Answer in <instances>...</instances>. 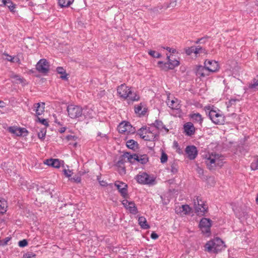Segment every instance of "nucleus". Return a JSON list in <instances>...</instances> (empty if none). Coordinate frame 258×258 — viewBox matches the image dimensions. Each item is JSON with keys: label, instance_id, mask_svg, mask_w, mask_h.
I'll list each match as a JSON object with an SVG mask.
<instances>
[{"label": "nucleus", "instance_id": "nucleus-39", "mask_svg": "<svg viewBox=\"0 0 258 258\" xmlns=\"http://www.w3.org/2000/svg\"><path fill=\"white\" fill-rule=\"evenodd\" d=\"M11 78L15 79L16 80L18 81L20 83L25 84V80L18 75H12L11 76Z\"/></svg>", "mask_w": 258, "mask_h": 258}, {"label": "nucleus", "instance_id": "nucleus-30", "mask_svg": "<svg viewBox=\"0 0 258 258\" xmlns=\"http://www.w3.org/2000/svg\"><path fill=\"white\" fill-rule=\"evenodd\" d=\"M135 112L136 114H138L139 115H145L146 112V108H144L143 109V106L142 104L136 106L135 108Z\"/></svg>", "mask_w": 258, "mask_h": 258}, {"label": "nucleus", "instance_id": "nucleus-2", "mask_svg": "<svg viewBox=\"0 0 258 258\" xmlns=\"http://www.w3.org/2000/svg\"><path fill=\"white\" fill-rule=\"evenodd\" d=\"M223 160V156L214 153H208L205 157V162L210 170L214 169L216 167L222 166Z\"/></svg>", "mask_w": 258, "mask_h": 258}, {"label": "nucleus", "instance_id": "nucleus-29", "mask_svg": "<svg viewBox=\"0 0 258 258\" xmlns=\"http://www.w3.org/2000/svg\"><path fill=\"white\" fill-rule=\"evenodd\" d=\"M96 140L98 141H102L105 143L108 141V137L106 134H102L101 132H99L97 133Z\"/></svg>", "mask_w": 258, "mask_h": 258}, {"label": "nucleus", "instance_id": "nucleus-26", "mask_svg": "<svg viewBox=\"0 0 258 258\" xmlns=\"http://www.w3.org/2000/svg\"><path fill=\"white\" fill-rule=\"evenodd\" d=\"M138 222L142 228L144 229H148L150 228V226L147 224L146 219L144 217H139Z\"/></svg>", "mask_w": 258, "mask_h": 258}, {"label": "nucleus", "instance_id": "nucleus-34", "mask_svg": "<svg viewBox=\"0 0 258 258\" xmlns=\"http://www.w3.org/2000/svg\"><path fill=\"white\" fill-rule=\"evenodd\" d=\"M6 6L9 8L11 12H14L15 11L16 5L11 0L7 1Z\"/></svg>", "mask_w": 258, "mask_h": 258}, {"label": "nucleus", "instance_id": "nucleus-10", "mask_svg": "<svg viewBox=\"0 0 258 258\" xmlns=\"http://www.w3.org/2000/svg\"><path fill=\"white\" fill-rule=\"evenodd\" d=\"M209 116L212 122L216 124H222L225 121L224 115L214 110H211L209 111Z\"/></svg>", "mask_w": 258, "mask_h": 258}, {"label": "nucleus", "instance_id": "nucleus-43", "mask_svg": "<svg viewBox=\"0 0 258 258\" xmlns=\"http://www.w3.org/2000/svg\"><path fill=\"white\" fill-rule=\"evenodd\" d=\"M3 55H4L7 56L6 59L8 61L12 62H15V56H12L10 55H9V54H8L7 53H6V52H4L3 53Z\"/></svg>", "mask_w": 258, "mask_h": 258}, {"label": "nucleus", "instance_id": "nucleus-33", "mask_svg": "<svg viewBox=\"0 0 258 258\" xmlns=\"http://www.w3.org/2000/svg\"><path fill=\"white\" fill-rule=\"evenodd\" d=\"M7 205L5 201L0 200V215L4 214L7 211Z\"/></svg>", "mask_w": 258, "mask_h": 258}, {"label": "nucleus", "instance_id": "nucleus-54", "mask_svg": "<svg viewBox=\"0 0 258 258\" xmlns=\"http://www.w3.org/2000/svg\"><path fill=\"white\" fill-rule=\"evenodd\" d=\"M118 171H119V173L121 174H125V172H126L125 167L121 166V167H119Z\"/></svg>", "mask_w": 258, "mask_h": 258}, {"label": "nucleus", "instance_id": "nucleus-36", "mask_svg": "<svg viewBox=\"0 0 258 258\" xmlns=\"http://www.w3.org/2000/svg\"><path fill=\"white\" fill-rule=\"evenodd\" d=\"M258 87V79H253L251 83L248 85L249 89H255Z\"/></svg>", "mask_w": 258, "mask_h": 258}, {"label": "nucleus", "instance_id": "nucleus-56", "mask_svg": "<svg viewBox=\"0 0 258 258\" xmlns=\"http://www.w3.org/2000/svg\"><path fill=\"white\" fill-rule=\"evenodd\" d=\"M207 38V37H202L201 38H200V39H198L196 41V44H199V43H202V40H205Z\"/></svg>", "mask_w": 258, "mask_h": 258}, {"label": "nucleus", "instance_id": "nucleus-46", "mask_svg": "<svg viewBox=\"0 0 258 258\" xmlns=\"http://www.w3.org/2000/svg\"><path fill=\"white\" fill-rule=\"evenodd\" d=\"M45 135L46 130L45 129H43L38 133V137L40 139H43L45 137Z\"/></svg>", "mask_w": 258, "mask_h": 258}, {"label": "nucleus", "instance_id": "nucleus-60", "mask_svg": "<svg viewBox=\"0 0 258 258\" xmlns=\"http://www.w3.org/2000/svg\"><path fill=\"white\" fill-rule=\"evenodd\" d=\"M99 182H100V185L102 186H105L107 185V182L104 181H99Z\"/></svg>", "mask_w": 258, "mask_h": 258}, {"label": "nucleus", "instance_id": "nucleus-4", "mask_svg": "<svg viewBox=\"0 0 258 258\" xmlns=\"http://www.w3.org/2000/svg\"><path fill=\"white\" fill-rule=\"evenodd\" d=\"M138 134L145 141H154L158 136V132L153 126L142 127L138 131Z\"/></svg>", "mask_w": 258, "mask_h": 258}, {"label": "nucleus", "instance_id": "nucleus-45", "mask_svg": "<svg viewBox=\"0 0 258 258\" xmlns=\"http://www.w3.org/2000/svg\"><path fill=\"white\" fill-rule=\"evenodd\" d=\"M194 46H191L185 48V52L188 55L191 54L192 53H194Z\"/></svg>", "mask_w": 258, "mask_h": 258}, {"label": "nucleus", "instance_id": "nucleus-27", "mask_svg": "<svg viewBox=\"0 0 258 258\" xmlns=\"http://www.w3.org/2000/svg\"><path fill=\"white\" fill-rule=\"evenodd\" d=\"M56 71L58 74L61 75L60 78L63 80H68V74L66 73V70L62 67H57L56 68Z\"/></svg>", "mask_w": 258, "mask_h": 258}, {"label": "nucleus", "instance_id": "nucleus-61", "mask_svg": "<svg viewBox=\"0 0 258 258\" xmlns=\"http://www.w3.org/2000/svg\"><path fill=\"white\" fill-rule=\"evenodd\" d=\"M66 127H62L59 129V132L60 133H63L66 131Z\"/></svg>", "mask_w": 258, "mask_h": 258}, {"label": "nucleus", "instance_id": "nucleus-41", "mask_svg": "<svg viewBox=\"0 0 258 258\" xmlns=\"http://www.w3.org/2000/svg\"><path fill=\"white\" fill-rule=\"evenodd\" d=\"M125 161L123 156L119 158V160L117 162L116 166L118 168L121 166H124Z\"/></svg>", "mask_w": 258, "mask_h": 258}, {"label": "nucleus", "instance_id": "nucleus-11", "mask_svg": "<svg viewBox=\"0 0 258 258\" xmlns=\"http://www.w3.org/2000/svg\"><path fill=\"white\" fill-rule=\"evenodd\" d=\"M118 131L119 133L128 135L134 133L135 129L132 125L126 121H122L118 126Z\"/></svg>", "mask_w": 258, "mask_h": 258}, {"label": "nucleus", "instance_id": "nucleus-3", "mask_svg": "<svg viewBox=\"0 0 258 258\" xmlns=\"http://www.w3.org/2000/svg\"><path fill=\"white\" fill-rule=\"evenodd\" d=\"M226 247L224 241L218 237H216L207 242L205 248L209 252L217 253Z\"/></svg>", "mask_w": 258, "mask_h": 258}, {"label": "nucleus", "instance_id": "nucleus-50", "mask_svg": "<svg viewBox=\"0 0 258 258\" xmlns=\"http://www.w3.org/2000/svg\"><path fill=\"white\" fill-rule=\"evenodd\" d=\"M28 244V242L27 241V240L26 239H23L22 240H21L19 242V243H18V245L20 247H25L26 246H27Z\"/></svg>", "mask_w": 258, "mask_h": 258}, {"label": "nucleus", "instance_id": "nucleus-42", "mask_svg": "<svg viewBox=\"0 0 258 258\" xmlns=\"http://www.w3.org/2000/svg\"><path fill=\"white\" fill-rule=\"evenodd\" d=\"M167 159L168 156L167 154L164 152H162L160 158L161 162L162 163H164L167 162Z\"/></svg>", "mask_w": 258, "mask_h": 258}, {"label": "nucleus", "instance_id": "nucleus-59", "mask_svg": "<svg viewBox=\"0 0 258 258\" xmlns=\"http://www.w3.org/2000/svg\"><path fill=\"white\" fill-rule=\"evenodd\" d=\"M239 100L237 99H231L229 100V104H230V105H232L233 104H234L236 101H238Z\"/></svg>", "mask_w": 258, "mask_h": 258}, {"label": "nucleus", "instance_id": "nucleus-25", "mask_svg": "<svg viewBox=\"0 0 258 258\" xmlns=\"http://www.w3.org/2000/svg\"><path fill=\"white\" fill-rule=\"evenodd\" d=\"M123 157L126 158L128 162L131 163H134L136 161V159L138 158V155L136 154H131L128 152L125 153L123 155Z\"/></svg>", "mask_w": 258, "mask_h": 258}, {"label": "nucleus", "instance_id": "nucleus-17", "mask_svg": "<svg viewBox=\"0 0 258 258\" xmlns=\"http://www.w3.org/2000/svg\"><path fill=\"white\" fill-rule=\"evenodd\" d=\"M166 102L169 107L173 110H179L181 107V105L180 104V101L177 98H174L170 100L169 98H168Z\"/></svg>", "mask_w": 258, "mask_h": 258}, {"label": "nucleus", "instance_id": "nucleus-35", "mask_svg": "<svg viewBox=\"0 0 258 258\" xmlns=\"http://www.w3.org/2000/svg\"><path fill=\"white\" fill-rule=\"evenodd\" d=\"M8 131L12 134H15L17 136H19L18 132L19 131V127L16 126H10L8 129Z\"/></svg>", "mask_w": 258, "mask_h": 258}, {"label": "nucleus", "instance_id": "nucleus-19", "mask_svg": "<svg viewBox=\"0 0 258 258\" xmlns=\"http://www.w3.org/2000/svg\"><path fill=\"white\" fill-rule=\"evenodd\" d=\"M183 129L186 135L191 136L195 133V127L192 123L188 122L183 125Z\"/></svg>", "mask_w": 258, "mask_h": 258}, {"label": "nucleus", "instance_id": "nucleus-31", "mask_svg": "<svg viewBox=\"0 0 258 258\" xmlns=\"http://www.w3.org/2000/svg\"><path fill=\"white\" fill-rule=\"evenodd\" d=\"M74 0H58V5L61 7H68L70 6L73 3Z\"/></svg>", "mask_w": 258, "mask_h": 258}, {"label": "nucleus", "instance_id": "nucleus-16", "mask_svg": "<svg viewBox=\"0 0 258 258\" xmlns=\"http://www.w3.org/2000/svg\"><path fill=\"white\" fill-rule=\"evenodd\" d=\"M114 185L117 187L118 191L121 195L124 198H126L127 195V185L125 183L116 181L114 183Z\"/></svg>", "mask_w": 258, "mask_h": 258}, {"label": "nucleus", "instance_id": "nucleus-5", "mask_svg": "<svg viewBox=\"0 0 258 258\" xmlns=\"http://www.w3.org/2000/svg\"><path fill=\"white\" fill-rule=\"evenodd\" d=\"M67 111L69 116L72 119H81L82 113V108L78 105L71 104L67 107Z\"/></svg>", "mask_w": 258, "mask_h": 258}, {"label": "nucleus", "instance_id": "nucleus-52", "mask_svg": "<svg viewBox=\"0 0 258 258\" xmlns=\"http://www.w3.org/2000/svg\"><path fill=\"white\" fill-rule=\"evenodd\" d=\"M64 174L68 177H70L73 174V172L71 170L64 169L63 170Z\"/></svg>", "mask_w": 258, "mask_h": 258}, {"label": "nucleus", "instance_id": "nucleus-55", "mask_svg": "<svg viewBox=\"0 0 258 258\" xmlns=\"http://www.w3.org/2000/svg\"><path fill=\"white\" fill-rule=\"evenodd\" d=\"M151 237L153 239H156L157 238H158V234L157 233H156L155 232H152L151 235Z\"/></svg>", "mask_w": 258, "mask_h": 258}, {"label": "nucleus", "instance_id": "nucleus-13", "mask_svg": "<svg viewBox=\"0 0 258 258\" xmlns=\"http://www.w3.org/2000/svg\"><path fill=\"white\" fill-rule=\"evenodd\" d=\"M121 203L124 207L131 214L136 215L138 213V209L134 202L123 200Z\"/></svg>", "mask_w": 258, "mask_h": 258}, {"label": "nucleus", "instance_id": "nucleus-58", "mask_svg": "<svg viewBox=\"0 0 258 258\" xmlns=\"http://www.w3.org/2000/svg\"><path fill=\"white\" fill-rule=\"evenodd\" d=\"M66 138L68 141L74 140L75 136L72 135H68L67 136Z\"/></svg>", "mask_w": 258, "mask_h": 258}, {"label": "nucleus", "instance_id": "nucleus-8", "mask_svg": "<svg viewBox=\"0 0 258 258\" xmlns=\"http://www.w3.org/2000/svg\"><path fill=\"white\" fill-rule=\"evenodd\" d=\"M166 55L167 59L168 60L167 62H163L162 61H159L158 63V64H162L160 67L163 70H172L179 65L180 62L178 60L175 58L172 59V58H170V56L169 55H168L167 54Z\"/></svg>", "mask_w": 258, "mask_h": 258}, {"label": "nucleus", "instance_id": "nucleus-1", "mask_svg": "<svg viewBox=\"0 0 258 258\" xmlns=\"http://www.w3.org/2000/svg\"><path fill=\"white\" fill-rule=\"evenodd\" d=\"M117 92L119 97L123 99H127L129 102L137 101L139 100V96L133 92L131 88L125 84H122L117 88Z\"/></svg>", "mask_w": 258, "mask_h": 258}, {"label": "nucleus", "instance_id": "nucleus-44", "mask_svg": "<svg viewBox=\"0 0 258 258\" xmlns=\"http://www.w3.org/2000/svg\"><path fill=\"white\" fill-rule=\"evenodd\" d=\"M250 167L252 170L258 169V159L251 163Z\"/></svg>", "mask_w": 258, "mask_h": 258}, {"label": "nucleus", "instance_id": "nucleus-21", "mask_svg": "<svg viewBox=\"0 0 258 258\" xmlns=\"http://www.w3.org/2000/svg\"><path fill=\"white\" fill-rule=\"evenodd\" d=\"M209 72H210L209 70H208V69H207L206 66L203 67L200 66H199L197 69L196 75L199 77H205L209 75Z\"/></svg>", "mask_w": 258, "mask_h": 258}, {"label": "nucleus", "instance_id": "nucleus-47", "mask_svg": "<svg viewBox=\"0 0 258 258\" xmlns=\"http://www.w3.org/2000/svg\"><path fill=\"white\" fill-rule=\"evenodd\" d=\"M70 181L77 183H80L81 181V177L79 176H76L70 179Z\"/></svg>", "mask_w": 258, "mask_h": 258}, {"label": "nucleus", "instance_id": "nucleus-6", "mask_svg": "<svg viewBox=\"0 0 258 258\" xmlns=\"http://www.w3.org/2000/svg\"><path fill=\"white\" fill-rule=\"evenodd\" d=\"M136 179L138 183L143 184L152 185L155 184V178L145 172L137 175Z\"/></svg>", "mask_w": 258, "mask_h": 258}, {"label": "nucleus", "instance_id": "nucleus-15", "mask_svg": "<svg viewBox=\"0 0 258 258\" xmlns=\"http://www.w3.org/2000/svg\"><path fill=\"white\" fill-rule=\"evenodd\" d=\"M204 64L210 72H215L219 69L218 62L215 60L207 59L205 60Z\"/></svg>", "mask_w": 258, "mask_h": 258}, {"label": "nucleus", "instance_id": "nucleus-14", "mask_svg": "<svg viewBox=\"0 0 258 258\" xmlns=\"http://www.w3.org/2000/svg\"><path fill=\"white\" fill-rule=\"evenodd\" d=\"M187 157L190 160H194L197 156L198 151L197 148L193 145L187 146L185 150Z\"/></svg>", "mask_w": 258, "mask_h": 258}, {"label": "nucleus", "instance_id": "nucleus-38", "mask_svg": "<svg viewBox=\"0 0 258 258\" xmlns=\"http://www.w3.org/2000/svg\"><path fill=\"white\" fill-rule=\"evenodd\" d=\"M194 53L197 56L198 54L205 53V49H203L201 46H198L197 47L194 46Z\"/></svg>", "mask_w": 258, "mask_h": 258}, {"label": "nucleus", "instance_id": "nucleus-62", "mask_svg": "<svg viewBox=\"0 0 258 258\" xmlns=\"http://www.w3.org/2000/svg\"><path fill=\"white\" fill-rule=\"evenodd\" d=\"M5 106V103L3 101L0 100V107L3 108Z\"/></svg>", "mask_w": 258, "mask_h": 258}, {"label": "nucleus", "instance_id": "nucleus-53", "mask_svg": "<svg viewBox=\"0 0 258 258\" xmlns=\"http://www.w3.org/2000/svg\"><path fill=\"white\" fill-rule=\"evenodd\" d=\"M19 134V136H22L24 133H27L28 132L25 128L19 127V131L18 132Z\"/></svg>", "mask_w": 258, "mask_h": 258}, {"label": "nucleus", "instance_id": "nucleus-9", "mask_svg": "<svg viewBox=\"0 0 258 258\" xmlns=\"http://www.w3.org/2000/svg\"><path fill=\"white\" fill-rule=\"evenodd\" d=\"M212 226V220L209 218H203L199 223V227L202 232L209 236L211 234V227Z\"/></svg>", "mask_w": 258, "mask_h": 258}, {"label": "nucleus", "instance_id": "nucleus-48", "mask_svg": "<svg viewBox=\"0 0 258 258\" xmlns=\"http://www.w3.org/2000/svg\"><path fill=\"white\" fill-rule=\"evenodd\" d=\"M36 256L35 254L32 252H28L23 255V258H34Z\"/></svg>", "mask_w": 258, "mask_h": 258}, {"label": "nucleus", "instance_id": "nucleus-18", "mask_svg": "<svg viewBox=\"0 0 258 258\" xmlns=\"http://www.w3.org/2000/svg\"><path fill=\"white\" fill-rule=\"evenodd\" d=\"M45 108V103L43 102L36 103L33 105V110L37 116L42 115Z\"/></svg>", "mask_w": 258, "mask_h": 258}, {"label": "nucleus", "instance_id": "nucleus-49", "mask_svg": "<svg viewBox=\"0 0 258 258\" xmlns=\"http://www.w3.org/2000/svg\"><path fill=\"white\" fill-rule=\"evenodd\" d=\"M37 121H39V122H40L42 124L45 125L46 126H48L49 125L48 121H47V120L46 119H44V118L41 119L40 117H38L37 118Z\"/></svg>", "mask_w": 258, "mask_h": 258}, {"label": "nucleus", "instance_id": "nucleus-28", "mask_svg": "<svg viewBox=\"0 0 258 258\" xmlns=\"http://www.w3.org/2000/svg\"><path fill=\"white\" fill-rule=\"evenodd\" d=\"M127 147L130 149L135 150L138 147V144L133 140H130L126 143Z\"/></svg>", "mask_w": 258, "mask_h": 258}, {"label": "nucleus", "instance_id": "nucleus-64", "mask_svg": "<svg viewBox=\"0 0 258 258\" xmlns=\"http://www.w3.org/2000/svg\"><path fill=\"white\" fill-rule=\"evenodd\" d=\"M175 6H176L175 2H171L170 3V6H168V7H175Z\"/></svg>", "mask_w": 258, "mask_h": 258}, {"label": "nucleus", "instance_id": "nucleus-12", "mask_svg": "<svg viewBox=\"0 0 258 258\" xmlns=\"http://www.w3.org/2000/svg\"><path fill=\"white\" fill-rule=\"evenodd\" d=\"M36 69L39 73L46 74L49 71V65L46 59H41L37 62Z\"/></svg>", "mask_w": 258, "mask_h": 258}, {"label": "nucleus", "instance_id": "nucleus-32", "mask_svg": "<svg viewBox=\"0 0 258 258\" xmlns=\"http://www.w3.org/2000/svg\"><path fill=\"white\" fill-rule=\"evenodd\" d=\"M137 158L136 161L142 164H145L148 161V157L146 154L138 155V158Z\"/></svg>", "mask_w": 258, "mask_h": 258}, {"label": "nucleus", "instance_id": "nucleus-63", "mask_svg": "<svg viewBox=\"0 0 258 258\" xmlns=\"http://www.w3.org/2000/svg\"><path fill=\"white\" fill-rule=\"evenodd\" d=\"M15 62L20 64L21 63V61H20V59L19 57H15Z\"/></svg>", "mask_w": 258, "mask_h": 258}, {"label": "nucleus", "instance_id": "nucleus-24", "mask_svg": "<svg viewBox=\"0 0 258 258\" xmlns=\"http://www.w3.org/2000/svg\"><path fill=\"white\" fill-rule=\"evenodd\" d=\"M150 126L154 127L156 130V131H157L158 132L159 130H165L166 132L168 131V130L166 128L165 126L163 124V122L160 120H155L154 123H153L152 125H150Z\"/></svg>", "mask_w": 258, "mask_h": 258}, {"label": "nucleus", "instance_id": "nucleus-51", "mask_svg": "<svg viewBox=\"0 0 258 258\" xmlns=\"http://www.w3.org/2000/svg\"><path fill=\"white\" fill-rule=\"evenodd\" d=\"M161 48H163V49L167 50L169 52H171L172 53H175L176 52V50L175 49L173 48H170L169 47H163V46H161Z\"/></svg>", "mask_w": 258, "mask_h": 258}, {"label": "nucleus", "instance_id": "nucleus-20", "mask_svg": "<svg viewBox=\"0 0 258 258\" xmlns=\"http://www.w3.org/2000/svg\"><path fill=\"white\" fill-rule=\"evenodd\" d=\"M93 116V111L91 108L85 107L82 108V113L81 119L92 118Z\"/></svg>", "mask_w": 258, "mask_h": 258}, {"label": "nucleus", "instance_id": "nucleus-23", "mask_svg": "<svg viewBox=\"0 0 258 258\" xmlns=\"http://www.w3.org/2000/svg\"><path fill=\"white\" fill-rule=\"evenodd\" d=\"M190 117L195 123H198L200 125H202L203 121V118L199 113L191 114Z\"/></svg>", "mask_w": 258, "mask_h": 258}, {"label": "nucleus", "instance_id": "nucleus-40", "mask_svg": "<svg viewBox=\"0 0 258 258\" xmlns=\"http://www.w3.org/2000/svg\"><path fill=\"white\" fill-rule=\"evenodd\" d=\"M181 209L184 214H188L191 210L190 207L187 205H182Z\"/></svg>", "mask_w": 258, "mask_h": 258}, {"label": "nucleus", "instance_id": "nucleus-57", "mask_svg": "<svg viewBox=\"0 0 258 258\" xmlns=\"http://www.w3.org/2000/svg\"><path fill=\"white\" fill-rule=\"evenodd\" d=\"M7 0H0V6L4 7L6 6V3Z\"/></svg>", "mask_w": 258, "mask_h": 258}, {"label": "nucleus", "instance_id": "nucleus-7", "mask_svg": "<svg viewBox=\"0 0 258 258\" xmlns=\"http://www.w3.org/2000/svg\"><path fill=\"white\" fill-rule=\"evenodd\" d=\"M194 205L195 212L198 215H203L207 211V206L200 197H197L196 199H194Z\"/></svg>", "mask_w": 258, "mask_h": 258}, {"label": "nucleus", "instance_id": "nucleus-22", "mask_svg": "<svg viewBox=\"0 0 258 258\" xmlns=\"http://www.w3.org/2000/svg\"><path fill=\"white\" fill-rule=\"evenodd\" d=\"M44 164L52 166L54 168H58L60 166V161L58 159H49L44 162Z\"/></svg>", "mask_w": 258, "mask_h": 258}, {"label": "nucleus", "instance_id": "nucleus-37", "mask_svg": "<svg viewBox=\"0 0 258 258\" xmlns=\"http://www.w3.org/2000/svg\"><path fill=\"white\" fill-rule=\"evenodd\" d=\"M148 53L154 58H160L161 57V54L160 53L154 50H150L148 51Z\"/></svg>", "mask_w": 258, "mask_h": 258}]
</instances>
